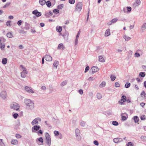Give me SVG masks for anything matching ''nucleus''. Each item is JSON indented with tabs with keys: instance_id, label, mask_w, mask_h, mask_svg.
<instances>
[{
	"instance_id": "nucleus-1",
	"label": "nucleus",
	"mask_w": 146,
	"mask_h": 146,
	"mask_svg": "<svg viewBox=\"0 0 146 146\" xmlns=\"http://www.w3.org/2000/svg\"><path fill=\"white\" fill-rule=\"evenodd\" d=\"M25 103L27 106L29 107L30 109H33L34 107V104L33 102L29 99L25 100Z\"/></svg>"
},
{
	"instance_id": "nucleus-2",
	"label": "nucleus",
	"mask_w": 146,
	"mask_h": 146,
	"mask_svg": "<svg viewBox=\"0 0 146 146\" xmlns=\"http://www.w3.org/2000/svg\"><path fill=\"white\" fill-rule=\"evenodd\" d=\"M19 105L17 103H13L10 105V108L11 109L16 111L19 110Z\"/></svg>"
},
{
	"instance_id": "nucleus-3",
	"label": "nucleus",
	"mask_w": 146,
	"mask_h": 146,
	"mask_svg": "<svg viewBox=\"0 0 146 146\" xmlns=\"http://www.w3.org/2000/svg\"><path fill=\"white\" fill-rule=\"evenodd\" d=\"M41 121V119L40 117H37L33 120V121L31 122V124L33 125H37L38 124V121Z\"/></svg>"
},
{
	"instance_id": "nucleus-4",
	"label": "nucleus",
	"mask_w": 146,
	"mask_h": 146,
	"mask_svg": "<svg viewBox=\"0 0 146 146\" xmlns=\"http://www.w3.org/2000/svg\"><path fill=\"white\" fill-rule=\"evenodd\" d=\"M45 137L47 144L50 146L51 144V140L50 136L48 133H46Z\"/></svg>"
},
{
	"instance_id": "nucleus-5",
	"label": "nucleus",
	"mask_w": 146,
	"mask_h": 146,
	"mask_svg": "<svg viewBox=\"0 0 146 146\" xmlns=\"http://www.w3.org/2000/svg\"><path fill=\"white\" fill-rule=\"evenodd\" d=\"M82 2H78L76 5V10L78 11H80L82 8Z\"/></svg>"
},
{
	"instance_id": "nucleus-6",
	"label": "nucleus",
	"mask_w": 146,
	"mask_h": 146,
	"mask_svg": "<svg viewBox=\"0 0 146 146\" xmlns=\"http://www.w3.org/2000/svg\"><path fill=\"white\" fill-rule=\"evenodd\" d=\"M2 39L3 40V41L5 42L6 41L5 39H4L3 37H1L0 38V48L2 50L4 49L5 47V44L3 43H2L1 42Z\"/></svg>"
},
{
	"instance_id": "nucleus-7",
	"label": "nucleus",
	"mask_w": 146,
	"mask_h": 146,
	"mask_svg": "<svg viewBox=\"0 0 146 146\" xmlns=\"http://www.w3.org/2000/svg\"><path fill=\"white\" fill-rule=\"evenodd\" d=\"M32 13L36 15L37 17L40 16L41 15V13L38 11L37 10H35L32 12Z\"/></svg>"
},
{
	"instance_id": "nucleus-8",
	"label": "nucleus",
	"mask_w": 146,
	"mask_h": 146,
	"mask_svg": "<svg viewBox=\"0 0 146 146\" xmlns=\"http://www.w3.org/2000/svg\"><path fill=\"white\" fill-rule=\"evenodd\" d=\"M121 101H119V103L121 105H122L124 102L126 101V97L125 96L123 95L121 97Z\"/></svg>"
},
{
	"instance_id": "nucleus-9",
	"label": "nucleus",
	"mask_w": 146,
	"mask_h": 146,
	"mask_svg": "<svg viewBox=\"0 0 146 146\" xmlns=\"http://www.w3.org/2000/svg\"><path fill=\"white\" fill-rule=\"evenodd\" d=\"M40 128V127L38 125H35L34 126L32 129V130L33 132H35V131H38L39 130Z\"/></svg>"
},
{
	"instance_id": "nucleus-10",
	"label": "nucleus",
	"mask_w": 146,
	"mask_h": 146,
	"mask_svg": "<svg viewBox=\"0 0 146 146\" xmlns=\"http://www.w3.org/2000/svg\"><path fill=\"white\" fill-rule=\"evenodd\" d=\"M92 74L98 71L99 70V69L97 66H94L92 68Z\"/></svg>"
},
{
	"instance_id": "nucleus-11",
	"label": "nucleus",
	"mask_w": 146,
	"mask_h": 146,
	"mask_svg": "<svg viewBox=\"0 0 146 146\" xmlns=\"http://www.w3.org/2000/svg\"><path fill=\"white\" fill-rule=\"evenodd\" d=\"M27 73L26 69L24 68L23 71L21 73V76L23 78H25L26 77V74Z\"/></svg>"
},
{
	"instance_id": "nucleus-12",
	"label": "nucleus",
	"mask_w": 146,
	"mask_h": 146,
	"mask_svg": "<svg viewBox=\"0 0 146 146\" xmlns=\"http://www.w3.org/2000/svg\"><path fill=\"white\" fill-rule=\"evenodd\" d=\"M44 58L46 61H51L52 60V57L49 55H46Z\"/></svg>"
},
{
	"instance_id": "nucleus-13",
	"label": "nucleus",
	"mask_w": 146,
	"mask_h": 146,
	"mask_svg": "<svg viewBox=\"0 0 146 146\" xmlns=\"http://www.w3.org/2000/svg\"><path fill=\"white\" fill-rule=\"evenodd\" d=\"M25 89L26 91L29 93H34V92L32 90V88L31 87L26 86Z\"/></svg>"
},
{
	"instance_id": "nucleus-14",
	"label": "nucleus",
	"mask_w": 146,
	"mask_h": 146,
	"mask_svg": "<svg viewBox=\"0 0 146 146\" xmlns=\"http://www.w3.org/2000/svg\"><path fill=\"white\" fill-rule=\"evenodd\" d=\"M141 1L140 0H136L133 4V6L136 7L138 6L141 4Z\"/></svg>"
},
{
	"instance_id": "nucleus-15",
	"label": "nucleus",
	"mask_w": 146,
	"mask_h": 146,
	"mask_svg": "<svg viewBox=\"0 0 146 146\" xmlns=\"http://www.w3.org/2000/svg\"><path fill=\"white\" fill-rule=\"evenodd\" d=\"M62 36L64 37V38L66 40H67L68 38L69 33L67 31H65V32L62 35Z\"/></svg>"
},
{
	"instance_id": "nucleus-16",
	"label": "nucleus",
	"mask_w": 146,
	"mask_h": 146,
	"mask_svg": "<svg viewBox=\"0 0 146 146\" xmlns=\"http://www.w3.org/2000/svg\"><path fill=\"white\" fill-rule=\"evenodd\" d=\"M1 96L2 98L4 99H5L7 98V94L6 93V92L5 91H3L1 92Z\"/></svg>"
},
{
	"instance_id": "nucleus-17",
	"label": "nucleus",
	"mask_w": 146,
	"mask_h": 146,
	"mask_svg": "<svg viewBox=\"0 0 146 146\" xmlns=\"http://www.w3.org/2000/svg\"><path fill=\"white\" fill-rule=\"evenodd\" d=\"M75 133H76V137H80V139H81V137L80 136V131L78 129H76L75 130Z\"/></svg>"
},
{
	"instance_id": "nucleus-18",
	"label": "nucleus",
	"mask_w": 146,
	"mask_h": 146,
	"mask_svg": "<svg viewBox=\"0 0 146 146\" xmlns=\"http://www.w3.org/2000/svg\"><path fill=\"white\" fill-rule=\"evenodd\" d=\"M53 14V13L51 11H50L49 12H46L45 14V16L46 17H49L50 16H52Z\"/></svg>"
},
{
	"instance_id": "nucleus-19",
	"label": "nucleus",
	"mask_w": 146,
	"mask_h": 146,
	"mask_svg": "<svg viewBox=\"0 0 146 146\" xmlns=\"http://www.w3.org/2000/svg\"><path fill=\"white\" fill-rule=\"evenodd\" d=\"M133 119L134 120V122L135 123H139L138 122L139 121V117L137 116H134L133 117Z\"/></svg>"
},
{
	"instance_id": "nucleus-20",
	"label": "nucleus",
	"mask_w": 146,
	"mask_h": 146,
	"mask_svg": "<svg viewBox=\"0 0 146 146\" xmlns=\"http://www.w3.org/2000/svg\"><path fill=\"white\" fill-rule=\"evenodd\" d=\"M122 140V139L119 138H115L113 139V141L115 143H119Z\"/></svg>"
},
{
	"instance_id": "nucleus-21",
	"label": "nucleus",
	"mask_w": 146,
	"mask_h": 146,
	"mask_svg": "<svg viewBox=\"0 0 146 146\" xmlns=\"http://www.w3.org/2000/svg\"><path fill=\"white\" fill-rule=\"evenodd\" d=\"M62 48V50H64L65 48V47L62 43L60 44L58 46V48L60 49Z\"/></svg>"
},
{
	"instance_id": "nucleus-22",
	"label": "nucleus",
	"mask_w": 146,
	"mask_h": 146,
	"mask_svg": "<svg viewBox=\"0 0 146 146\" xmlns=\"http://www.w3.org/2000/svg\"><path fill=\"white\" fill-rule=\"evenodd\" d=\"M12 144L16 145L18 143V141L17 139H13L11 141Z\"/></svg>"
},
{
	"instance_id": "nucleus-23",
	"label": "nucleus",
	"mask_w": 146,
	"mask_h": 146,
	"mask_svg": "<svg viewBox=\"0 0 146 146\" xmlns=\"http://www.w3.org/2000/svg\"><path fill=\"white\" fill-rule=\"evenodd\" d=\"M39 2L41 5H43L45 4L46 2L45 0H39Z\"/></svg>"
},
{
	"instance_id": "nucleus-24",
	"label": "nucleus",
	"mask_w": 146,
	"mask_h": 146,
	"mask_svg": "<svg viewBox=\"0 0 146 146\" xmlns=\"http://www.w3.org/2000/svg\"><path fill=\"white\" fill-rule=\"evenodd\" d=\"M59 62H58L57 60H55L53 64V66L56 69L57 67V66L58 65Z\"/></svg>"
},
{
	"instance_id": "nucleus-25",
	"label": "nucleus",
	"mask_w": 146,
	"mask_h": 146,
	"mask_svg": "<svg viewBox=\"0 0 146 146\" xmlns=\"http://www.w3.org/2000/svg\"><path fill=\"white\" fill-rule=\"evenodd\" d=\"M110 30L109 29H108L106 30L105 33V35L106 36H107L110 35Z\"/></svg>"
},
{
	"instance_id": "nucleus-26",
	"label": "nucleus",
	"mask_w": 146,
	"mask_h": 146,
	"mask_svg": "<svg viewBox=\"0 0 146 146\" xmlns=\"http://www.w3.org/2000/svg\"><path fill=\"white\" fill-rule=\"evenodd\" d=\"M146 29V23H144L143 25H142L141 28V30L142 31H143L144 30H145Z\"/></svg>"
},
{
	"instance_id": "nucleus-27",
	"label": "nucleus",
	"mask_w": 146,
	"mask_h": 146,
	"mask_svg": "<svg viewBox=\"0 0 146 146\" xmlns=\"http://www.w3.org/2000/svg\"><path fill=\"white\" fill-rule=\"evenodd\" d=\"M99 60L100 62H105V60L103 58V57L101 56H99Z\"/></svg>"
},
{
	"instance_id": "nucleus-28",
	"label": "nucleus",
	"mask_w": 146,
	"mask_h": 146,
	"mask_svg": "<svg viewBox=\"0 0 146 146\" xmlns=\"http://www.w3.org/2000/svg\"><path fill=\"white\" fill-rule=\"evenodd\" d=\"M62 28L61 27H57L56 28V30L58 33H60L62 31Z\"/></svg>"
},
{
	"instance_id": "nucleus-29",
	"label": "nucleus",
	"mask_w": 146,
	"mask_h": 146,
	"mask_svg": "<svg viewBox=\"0 0 146 146\" xmlns=\"http://www.w3.org/2000/svg\"><path fill=\"white\" fill-rule=\"evenodd\" d=\"M7 58H3L2 59V62L3 64H6L7 63Z\"/></svg>"
},
{
	"instance_id": "nucleus-30",
	"label": "nucleus",
	"mask_w": 146,
	"mask_h": 146,
	"mask_svg": "<svg viewBox=\"0 0 146 146\" xmlns=\"http://www.w3.org/2000/svg\"><path fill=\"white\" fill-rule=\"evenodd\" d=\"M146 94L144 91H143L141 94V97L145 98H146Z\"/></svg>"
},
{
	"instance_id": "nucleus-31",
	"label": "nucleus",
	"mask_w": 146,
	"mask_h": 146,
	"mask_svg": "<svg viewBox=\"0 0 146 146\" xmlns=\"http://www.w3.org/2000/svg\"><path fill=\"white\" fill-rule=\"evenodd\" d=\"M46 5L48 7H50L51 6V3L49 1H48L46 3Z\"/></svg>"
},
{
	"instance_id": "nucleus-32",
	"label": "nucleus",
	"mask_w": 146,
	"mask_h": 146,
	"mask_svg": "<svg viewBox=\"0 0 146 146\" xmlns=\"http://www.w3.org/2000/svg\"><path fill=\"white\" fill-rule=\"evenodd\" d=\"M139 75L142 77H144L145 76V73L144 72H140L139 73Z\"/></svg>"
},
{
	"instance_id": "nucleus-33",
	"label": "nucleus",
	"mask_w": 146,
	"mask_h": 146,
	"mask_svg": "<svg viewBox=\"0 0 146 146\" xmlns=\"http://www.w3.org/2000/svg\"><path fill=\"white\" fill-rule=\"evenodd\" d=\"M7 37L9 38H11L13 37V35L12 33L10 32H9L7 34Z\"/></svg>"
},
{
	"instance_id": "nucleus-34",
	"label": "nucleus",
	"mask_w": 146,
	"mask_h": 146,
	"mask_svg": "<svg viewBox=\"0 0 146 146\" xmlns=\"http://www.w3.org/2000/svg\"><path fill=\"white\" fill-rule=\"evenodd\" d=\"M123 38L126 41H128L131 39V38L130 37L127 36L126 35L124 36Z\"/></svg>"
},
{
	"instance_id": "nucleus-35",
	"label": "nucleus",
	"mask_w": 146,
	"mask_h": 146,
	"mask_svg": "<svg viewBox=\"0 0 146 146\" xmlns=\"http://www.w3.org/2000/svg\"><path fill=\"white\" fill-rule=\"evenodd\" d=\"M140 118L141 120H144L146 119V117L145 115H142L140 116Z\"/></svg>"
},
{
	"instance_id": "nucleus-36",
	"label": "nucleus",
	"mask_w": 146,
	"mask_h": 146,
	"mask_svg": "<svg viewBox=\"0 0 146 146\" xmlns=\"http://www.w3.org/2000/svg\"><path fill=\"white\" fill-rule=\"evenodd\" d=\"M64 6V5L63 4H61L58 6L57 8L58 9H61Z\"/></svg>"
},
{
	"instance_id": "nucleus-37",
	"label": "nucleus",
	"mask_w": 146,
	"mask_h": 146,
	"mask_svg": "<svg viewBox=\"0 0 146 146\" xmlns=\"http://www.w3.org/2000/svg\"><path fill=\"white\" fill-rule=\"evenodd\" d=\"M112 124L115 126H117L118 125V123L116 121H113L112 122Z\"/></svg>"
},
{
	"instance_id": "nucleus-38",
	"label": "nucleus",
	"mask_w": 146,
	"mask_h": 146,
	"mask_svg": "<svg viewBox=\"0 0 146 146\" xmlns=\"http://www.w3.org/2000/svg\"><path fill=\"white\" fill-rule=\"evenodd\" d=\"M97 98L98 99H100L102 98V95L99 93H98L96 95Z\"/></svg>"
},
{
	"instance_id": "nucleus-39",
	"label": "nucleus",
	"mask_w": 146,
	"mask_h": 146,
	"mask_svg": "<svg viewBox=\"0 0 146 146\" xmlns=\"http://www.w3.org/2000/svg\"><path fill=\"white\" fill-rule=\"evenodd\" d=\"M53 12L55 14H57L59 12V11L57 9H55L53 10Z\"/></svg>"
},
{
	"instance_id": "nucleus-40",
	"label": "nucleus",
	"mask_w": 146,
	"mask_h": 146,
	"mask_svg": "<svg viewBox=\"0 0 146 146\" xmlns=\"http://www.w3.org/2000/svg\"><path fill=\"white\" fill-rule=\"evenodd\" d=\"M106 83L105 82H103L101 83L100 85V87L102 88V87H104L106 86Z\"/></svg>"
},
{
	"instance_id": "nucleus-41",
	"label": "nucleus",
	"mask_w": 146,
	"mask_h": 146,
	"mask_svg": "<svg viewBox=\"0 0 146 146\" xmlns=\"http://www.w3.org/2000/svg\"><path fill=\"white\" fill-rule=\"evenodd\" d=\"M130 85L131 84L130 83L127 82L125 84V87L126 88H128L130 87Z\"/></svg>"
},
{
	"instance_id": "nucleus-42",
	"label": "nucleus",
	"mask_w": 146,
	"mask_h": 146,
	"mask_svg": "<svg viewBox=\"0 0 146 146\" xmlns=\"http://www.w3.org/2000/svg\"><path fill=\"white\" fill-rule=\"evenodd\" d=\"M140 139L142 141H146V136H141Z\"/></svg>"
},
{
	"instance_id": "nucleus-43",
	"label": "nucleus",
	"mask_w": 146,
	"mask_h": 146,
	"mask_svg": "<svg viewBox=\"0 0 146 146\" xmlns=\"http://www.w3.org/2000/svg\"><path fill=\"white\" fill-rule=\"evenodd\" d=\"M67 84V81H64L62 82L61 84L60 85L62 86H64L66 85Z\"/></svg>"
},
{
	"instance_id": "nucleus-44",
	"label": "nucleus",
	"mask_w": 146,
	"mask_h": 146,
	"mask_svg": "<svg viewBox=\"0 0 146 146\" xmlns=\"http://www.w3.org/2000/svg\"><path fill=\"white\" fill-rule=\"evenodd\" d=\"M126 8L127 10L126 11L127 13L131 11V7H127Z\"/></svg>"
},
{
	"instance_id": "nucleus-45",
	"label": "nucleus",
	"mask_w": 146,
	"mask_h": 146,
	"mask_svg": "<svg viewBox=\"0 0 146 146\" xmlns=\"http://www.w3.org/2000/svg\"><path fill=\"white\" fill-rule=\"evenodd\" d=\"M110 78L112 81H114L116 77L114 76L111 75V76Z\"/></svg>"
},
{
	"instance_id": "nucleus-46",
	"label": "nucleus",
	"mask_w": 146,
	"mask_h": 146,
	"mask_svg": "<svg viewBox=\"0 0 146 146\" xmlns=\"http://www.w3.org/2000/svg\"><path fill=\"white\" fill-rule=\"evenodd\" d=\"M25 29L28 30L29 29V24L27 23H25Z\"/></svg>"
},
{
	"instance_id": "nucleus-47",
	"label": "nucleus",
	"mask_w": 146,
	"mask_h": 146,
	"mask_svg": "<svg viewBox=\"0 0 146 146\" xmlns=\"http://www.w3.org/2000/svg\"><path fill=\"white\" fill-rule=\"evenodd\" d=\"M118 20V19L117 18H115L113 19H112L111 21L112 23H115Z\"/></svg>"
},
{
	"instance_id": "nucleus-48",
	"label": "nucleus",
	"mask_w": 146,
	"mask_h": 146,
	"mask_svg": "<svg viewBox=\"0 0 146 146\" xmlns=\"http://www.w3.org/2000/svg\"><path fill=\"white\" fill-rule=\"evenodd\" d=\"M122 120L123 121L126 120L127 119V117L121 115Z\"/></svg>"
},
{
	"instance_id": "nucleus-49",
	"label": "nucleus",
	"mask_w": 146,
	"mask_h": 146,
	"mask_svg": "<svg viewBox=\"0 0 146 146\" xmlns=\"http://www.w3.org/2000/svg\"><path fill=\"white\" fill-rule=\"evenodd\" d=\"M10 4H11L10 2H8V3H6V4L3 6V8H5L7 7H8V6H9L10 5Z\"/></svg>"
},
{
	"instance_id": "nucleus-50",
	"label": "nucleus",
	"mask_w": 146,
	"mask_h": 146,
	"mask_svg": "<svg viewBox=\"0 0 146 146\" xmlns=\"http://www.w3.org/2000/svg\"><path fill=\"white\" fill-rule=\"evenodd\" d=\"M54 134L55 136H58L60 135L59 132L57 131H54Z\"/></svg>"
},
{
	"instance_id": "nucleus-51",
	"label": "nucleus",
	"mask_w": 146,
	"mask_h": 146,
	"mask_svg": "<svg viewBox=\"0 0 146 146\" xmlns=\"http://www.w3.org/2000/svg\"><path fill=\"white\" fill-rule=\"evenodd\" d=\"M86 124L85 122L84 121H81L80 122V125L81 126L83 127H84Z\"/></svg>"
},
{
	"instance_id": "nucleus-52",
	"label": "nucleus",
	"mask_w": 146,
	"mask_h": 146,
	"mask_svg": "<svg viewBox=\"0 0 146 146\" xmlns=\"http://www.w3.org/2000/svg\"><path fill=\"white\" fill-rule=\"evenodd\" d=\"M13 116L14 118L16 119L18 116V114L17 113H15L13 115Z\"/></svg>"
},
{
	"instance_id": "nucleus-53",
	"label": "nucleus",
	"mask_w": 146,
	"mask_h": 146,
	"mask_svg": "<svg viewBox=\"0 0 146 146\" xmlns=\"http://www.w3.org/2000/svg\"><path fill=\"white\" fill-rule=\"evenodd\" d=\"M69 2L71 4H73L75 3V0H69Z\"/></svg>"
},
{
	"instance_id": "nucleus-54",
	"label": "nucleus",
	"mask_w": 146,
	"mask_h": 146,
	"mask_svg": "<svg viewBox=\"0 0 146 146\" xmlns=\"http://www.w3.org/2000/svg\"><path fill=\"white\" fill-rule=\"evenodd\" d=\"M38 140L39 141H40L42 143H43V139L42 137H40L39 138H38Z\"/></svg>"
},
{
	"instance_id": "nucleus-55",
	"label": "nucleus",
	"mask_w": 146,
	"mask_h": 146,
	"mask_svg": "<svg viewBox=\"0 0 146 146\" xmlns=\"http://www.w3.org/2000/svg\"><path fill=\"white\" fill-rule=\"evenodd\" d=\"M16 137L17 138H20L21 137V136L19 134H16L15 135Z\"/></svg>"
},
{
	"instance_id": "nucleus-56",
	"label": "nucleus",
	"mask_w": 146,
	"mask_h": 146,
	"mask_svg": "<svg viewBox=\"0 0 146 146\" xmlns=\"http://www.w3.org/2000/svg\"><path fill=\"white\" fill-rule=\"evenodd\" d=\"M19 32L20 33L23 34H24L25 33V31L22 30H19Z\"/></svg>"
},
{
	"instance_id": "nucleus-57",
	"label": "nucleus",
	"mask_w": 146,
	"mask_h": 146,
	"mask_svg": "<svg viewBox=\"0 0 146 146\" xmlns=\"http://www.w3.org/2000/svg\"><path fill=\"white\" fill-rule=\"evenodd\" d=\"M94 144L97 146L98 145H99L98 142L96 140H95L94 141Z\"/></svg>"
},
{
	"instance_id": "nucleus-58",
	"label": "nucleus",
	"mask_w": 146,
	"mask_h": 146,
	"mask_svg": "<svg viewBox=\"0 0 146 146\" xmlns=\"http://www.w3.org/2000/svg\"><path fill=\"white\" fill-rule=\"evenodd\" d=\"M11 22V21H9L6 22V25L7 26H10V23Z\"/></svg>"
},
{
	"instance_id": "nucleus-59",
	"label": "nucleus",
	"mask_w": 146,
	"mask_h": 146,
	"mask_svg": "<svg viewBox=\"0 0 146 146\" xmlns=\"http://www.w3.org/2000/svg\"><path fill=\"white\" fill-rule=\"evenodd\" d=\"M0 143L1 146H2L3 145H4V143L3 141V139H0Z\"/></svg>"
},
{
	"instance_id": "nucleus-60",
	"label": "nucleus",
	"mask_w": 146,
	"mask_h": 146,
	"mask_svg": "<svg viewBox=\"0 0 146 146\" xmlns=\"http://www.w3.org/2000/svg\"><path fill=\"white\" fill-rule=\"evenodd\" d=\"M89 69V67L88 66H87L86 67L85 70L84 71L85 73L86 72H87Z\"/></svg>"
},
{
	"instance_id": "nucleus-61",
	"label": "nucleus",
	"mask_w": 146,
	"mask_h": 146,
	"mask_svg": "<svg viewBox=\"0 0 146 146\" xmlns=\"http://www.w3.org/2000/svg\"><path fill=\"white\" fill-rule=\"evenodd\" d=\"M115 85L117 87H119L120 86V85L118 82H116L115 83Z\"/></svg>"
},
{
	"instance_id": "nucleus-62",
	"label": "nucleus",
	"mask_w": 146,
	"mask_h": 146,
	"mask_svg": "<svg viewBox=\"0 0 146 146\" xmlns=\"http://www.w3.org/2000/svg\"><path fill=\"white\" fill-rule=\"evenodd\" d=\"M135 57H139L140 56V54L138 52H136L135 54Z\"/></svg>"
},
{
	"instance_id": "nucleus-63",
	"label": "nucleus",
	"mask_w": 146,
	"mask_h": 146,
	"mask_svg": "<svg viewBox=\"0 0 146 146\" xmlns=\"http://www.w3.org/2000/svg\"><path fill=\"white\" fill-rule=\"evenodd\" d=\"M79 93L81 95L82 94H83V91L82 89H80L78 91Z\"/></svg>"
},
{
	"instance_id": "nucleus-64",
	"label": "nucleus",
	"mask_w": 146,
	"mask_h": 146,
	"mask_svg": "<svg viewBox=\"0 0 146 146\" xmlns=\"http://www.w3.org/2000/svg\"><path fill=\"white\" fill-rule=\"evenodd\" d=\"M127 146H132V144L131 142H129L127 144Z\"/></svg>"
}]
</instances>
